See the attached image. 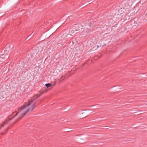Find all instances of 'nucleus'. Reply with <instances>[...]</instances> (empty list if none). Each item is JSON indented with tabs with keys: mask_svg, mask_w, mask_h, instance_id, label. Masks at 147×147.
Masks as SVG:
<instances>
[{
	"mask_svg": "<svg viewBox=\"0 0 147 147\" xmlns=\"http://www.w3.org/2000/svg\"><path fill=\"white\" fill-rule=\"evenodd\" d=\"M1 134H4V133H1Z\"/></svg>",
	"mask_w": 147,
	"mask_h": 147,
	"instance_id": "obj_20",
	"label": "nucleus"
},
{
	"mask_svg": "<svg viewBox=\"0 0 147 147\" xmlns=\"http://www.w3.org/2000/svg\"><path fill=\"white\" fill-rule=\"evenodd\" d=\"M8 122V121H6V122H4V124H2V125H1V127H4V125L6 124Z\"/></svg>",
	"mask_w": 147,
	"mask_h": 147,
	"instance_id": "obj_9",
	"label": "nucleus"
},
{
	"mask_svg": "<svg viewBox=\"0 0 147 147\" xmlns=\"http://www.w3.org/2000/svg\"><path fill=\"white\" fill-rule=\"evenodd\" d=\"M3 59L1 57H0V64H2L3 62Z\"/></svg>",
	"mask_w": 147,
	"mask_h": 147,
	"instance_id": "obj_7",
	"label": "nucleus"
},
{
	"mask_svg": "<svg viewBox=\"0 0 147 147\" xmlns=\"http://www.w3.org/2000/svg\"><path fill=\"white\" fill-rule=\"evenodd\" d=\"M13 133V131H11V133Z\"/></svg>",
	"mask_w": 147,
	"mask_h": 147,
	"instance_id": "obj_22",
	"label": "nucleus"
},
{
	"mask_svg": "<svg viewBox=\"0 0 147 147\" xmlns=\"http://www.w3.org/2000/svg\"><path fill=\"white\" fill-rule=\"evenodd\" d=\"M14 113V112H13V113H12V115H13Z\"/></svg>",
	"mask_w": 147,
	"mask_h": 147,
	"instance_id": "obj_21",
	"label": "nucleus"
},
{
	"mask_svg": "<svg viewBox=\"0 0 147 147\" xmlns=\"http://www.w3.org/2000/svg\"><path fill=\"white\" fill-rule=\"evenodd\" d=\"M52 85V84L51 83H47L45 85V86L47 88H48Z\"/></svg>",
	"mask_w": 147,
	"mask_h": 147,
	"instance_id": "obj_6",
	"label": "nucleus"
},
{
	"mask_svg": "<svg viewBox=\"0 0 147 147\" xmlns=\"http://www.w3.org/2000/svg\"><path fill=\"white\" fill-rule=\"evenodd\" d=\"M106 45L105 44L104 45H103L102 46V47H103L104 46V45Z\"/></svg>",
	"mask_w": 147,
	"mask_h": 147,
	"instance_id": "obj_19",
	"label": "nucleus"
},
{
	"mask_svg": "<svg viewBox=\"0 0 147 147\" xmlns=\"http://www.w3.org/2000/svg\"><path fill=\"white\" fill-rule=\"evenodd\" d=\"M6 55H5V54L4 55H1L0 57H1V58L3 59V60H4L5 59V56H6Z\"/></svg>",
	"mask_w": 147,
	"mask_h": 147,
	"instance_id": "obj_8",
	"label": "nucleus"
},
{
	"mask_svg": "<svg viewBox=\"0 0 147 147\" xmlns=\"http://www.w3.org/2000/svg\"><path fill=\"white\" fill-rule=\"evenodd\" d=\"M13 133V131H11V133Z\"/></svg>",
	"mask_w": 147,
	"mask_h": 147,
	"instance_id": "obj_23",
	"label": "nucleus"
},
{
	"mask_svg": "<svg viewBox=\"0 0 147 147\" xmlns=\"http://www.w3.org/2000/svg\"><path fill=\"white\" fill-rule=\"evenodd\" d=\"M30 35H29L27 37L26 39H27V40H29L31 38V37H30Z\"/></svg>",
	"mask_w": 147,
	"mask_h": 147,
	"instance_id": "obj_14",
	"label": "nucleus"
},
{
	"mask_svg": "<svg viewBox=\"0 0 147 147\" xmlns=\"http://www.w3.org/2000/svg\"><path fill=\"white\" fill-rule=\"evenodd\" d=\"M9 128V127H8L6 129H5V131H4V132L5 133H6L7 132L8 130V129Z\"/></svg>",
	"mask_w": 147,
	"mask_h": 147,
	"instance_id": "obj_12",
	"label": "nucleus"
},
{
	"mask_svg": "<svg viewBox=\"0 0 147 147\" xmlns=\"http://www.w3.org/2000/svg\"><path fill=\"white\" fill-rule=\"evenodd\" d=\"M13 47H11V46L10 45L8 47H7L5 49V55H8L10 54L12 51L11 50Z\"/></svg>",
	"mask_w": 147,
	"mask_h": 147,
	"instance_id": "obj_4",
	"label": "nucleus"
},
{
	"mask_svg": "<svg viewBox=\"0 0 147 147\" xmlns=\"http://www.w3.org/2000/svg\"><path fill=\"white\" fill-rule=\"evenodd\" d=\"M5 54V50H4L3 49H0V56L1 55H4Z\"/></svg>",
	"mask_w": 147,
	"mask_h": 147,
	"instance_id": "obj_5",
	"label": "nucleus"
},
{
	"mask_svg": "<svg viewBox=\"0 0 147 147\" xmlns=\"http://www.w3.org/2000/svg\"><path fill=\"white\" fill-rule=\"evenodd\" d=\"M32 103L31 102H29L28 104L26 106H24L23 107H22L21 108H18V113H16V114L14 116H13V117H12V118L11 119H9V120H11L13 118H14L15 117H16V116H17V115H18V113L20 111H21L22 110L24 109L26 107H28V106H30L31 104Z\"/></svg>",
	"mask_w": 147,
	"mask_h": 147,
	"instance_id": "obj_2",
	"label": "nucleus"
},
{
	"mask_svg": "<svg viewBox=\"0 0 147 147\" xmlns=\"http://www.w3.org/2000/svg\"><path fill=\"white\" fill-rule=\"evenodd\" d=\"M47 92V90H45L43 91H42L40 92V93L41 95L42 94H43L45 92Z\"/></svg>",
	"mask_w": 147,
	"mask_h": 147,
	"instance_id": "obj_10",
	"label": "nucleus"
},
{
	"mask_svg": "<svg viewBox=\"0 0 147 147\" xmlns=\"http://www.w3.org/2000/svg\"><path fill=\"white\" fill-rule=\"evenodd\" d=\"M88 2H89V3L88 4H89V3H91V2H90V1H89Z\"/></svg>",
	"mask_w": 147,
	"mask_h": 147,
	"instance_id": "obj_18",
	"label": "nucleus"
},
{
	"mask_svg": "<svg viewBox=\"0 0 147 147\" xmlns=\"http://www.w3.org/2000/svg\"><path fill=\"white\" fill-rule=\"evenodd\" d=\"M80 27L79 25H76L73 27V29L71 31V33H74L75 32V31H80Z\"/></svg>",
	"mask_w": 147,
	"mask_h": 147,
	"instance_id": "obj_3",
	"label": "nucleus"
},
{
	"mask_svg": "<svg viewBox=\"0 0 147 147\" xmlns=\"http://www.w3.org/2000/svg\"><path fill=\"white\" fill-rule=\"evenodd\" d=\"M65 78V76H62L61 77V79H62V80H63Z\"/></svg>",
	"mask_w": 147,
	"mask_h": 147,
	"instance_id": "obj_15",
	"label": "nucleus"
},
{
	"mask_svg": "<svg viewBox=\"0 0 147 147\" xmlns=\"http://www.w3.org/2000/svg\"><path fill=\"white\" fill-rule=\"evenodd\" d=\"M9 57L8 55H6V56H5V59H7Z\"/></svg>",
	"mask_w": 147,
	"mask_h": 147,
	"instance_id": "obj_11",
	"label": "nucleus"
},
{
	"mask_svg": "<svg viewBox=\"0 0 147 147\" xmlns=\"http://www.w3.org/2000/svg\"><path fill=\"white\" fill-rule=\"evenodd\" d=\"M33 98H34V99L35 100L36 99L38 98V97H37V96H36V95H34L33 96Z\"/></svg>",
	"mask_w": 147,
	"mask_h": 147,
	"instance_id": "obj_13",
	"label": "nucleus"
},
{
	"mask_svg": "<svg viewBox=\"0 0 147 147\" xmlns=\"http://www.w3.org/2000/svg\"><path fill=\"white\" fill-rule=\"evenodd\" d=\"M41 94H39V95H38V96H37L38 97V98L40 97V96H41Z\"/></svg>",
	"mask_w": 147,
	"mask_h": 147,
	"instance_id": "obj_17",
	"label": "nucleus"
},
{
	"mask_svg": "<svg viewBox=\"0 0 147 147\" xmlns=\"http://www.w3.org/2000/svg\"><path fill=\"white\" fill-rule=\"evenodd\" d=\"M34 100H35L34 99H32L31 100V101H30V102H31L32 103V102H34Z\"/></svg>",
	"mask_w": 147,
	"mask_h": 147,
	"instance_id": "obj_16",
	"label": "nucleus"
},
{
	"mask_svg": "<svg viewBox=\"0 0 147 147\" xmlns=\"http://www.w3.org/2000/svg\"><path fill=\"white\" fill-rule=\"evenodd\" d=\"M36 106L35 103L30 108L28 109L25 112L22 113V115L19 116V119L16 121V122H17L18 121V120L21 119L23 117H24L26 115V114L29 111H32L36 107Z\"/></svg>",
	"mask_w": 147,
	"mask_h": 147,
	"instance_id": "obj_1",
	"label": "nucleus"
}]
</instances>
